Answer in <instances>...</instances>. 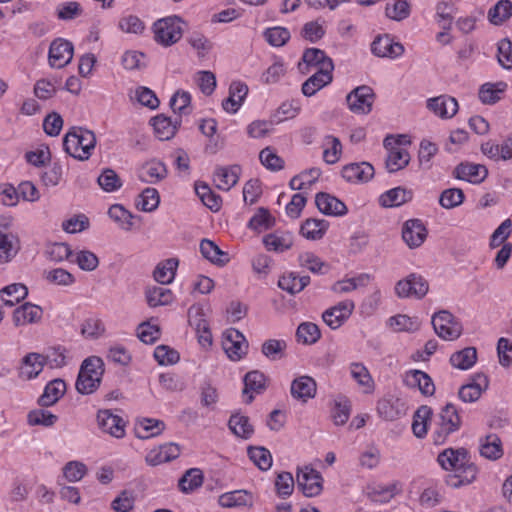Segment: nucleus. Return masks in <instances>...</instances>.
Returning <instances> with one entry per match:
<instances>
[{"instance_id":"1","label":"nucleus","mask_w":512,"mask_h":512,"mask_svg":"<svg viewBox=\"0 0 512 512\" xmlns=\"http://www.w3.org/2000/svg\"><path fill=\"white\" fill-rule=\"evenodd\" d=\"M440 466L453 473L446 476V484L452 488H459L472 483L477 476V467L470 462L468 451L465 448H447L437 457Z\"/></svg>"},{"instance_id":"2","label":"nucleus","mask_w":512,"mask_h":512,"mask_svg":"<svg viewBox=\"0 0 512 512\" xmlns=\"http://www.w3.org/2000/svg\"><path fill=\"white\" fill-rule=\"evenodd\" d=\"M96 145L95 134L81 127H73L63 139V147L67 154L75 159L88 160Z\"/></svg>"},{"instance_id":"3","label":"nucleus","mask_w":512,"mask_h":512,"mask_svg":"<svg viewBox=\"0 0 512 512\" xmlns=\"http://www.w3.org/2000/svg\"><path fill=\"white\" fill-rule=\"evenodd\" d=\"M104 371V362L100 357L86 358L80 366L75 383L76 390L83 395L95 392L101 384Z\"/></svg>"},{"instance_id":"4","label":"nucleus","mask_w":512,"mask_h":512,"mask_svg":"<svg viewBox=\"0 0 512 512\" xmlns=\"http://www.w3.org/2000/svg\"><path fill=\"white\" fill-rule=\"evenodd\" d=\"M461 426V418L456 407L447 403L437 417L436 428L433 433L435 444H443L447 437L457 431Z\"/></svg>"},{"instance_id":"5","label":"nucleus","mask_w":512,"mask_h":512,"mask_svg":"<svg viewBox=\"0 0 512 512\" xmlns=\"http://www.w3.org/2000/svg\"><path fill=\"white\" fill-rule=\"evenodd\" d=\"M155 41L163 46H171L182 37L181 19L169 16L157 20L153 25Z\"/></svg>"},{"instance_id":"6","label":"nucleus","mask_w":512,"mask_h":512,"mask_svg":"<svg viewBox=\"0 0 512 512\" xmlns=\"http://www.w3.org/2000/svg\"><path fill=\"white\" fill-rule=\"evenodd\" d=\"M435 333L446 341H452L462 334V326L447 310H441L432 316L431 320Z\"/></svg>"},{"instance_id":"7","label":"nucleus","mask_w":512,"mask_h":512,"mask_svg":"<svg viewBox=\"0 0 512 512\" xmlns=\"http://www.w3.org/2000/svg\"><path fill=\"white\" fill-rule=\"evenodd\" d=\"M428 290L429 284L427 280L416 273L409 274L395 285V293L399 298L414 297L422 299L428 293Z\"/></svg>"},{"instance_id":"8","label":"nucleus","mask_w":512,"mask_h":512,"mask_svg":"<svg viewBox=\"0 0 512 512\" xmlns=\"http://www.w3.org/2000/svg\"><path fill=\"white\" fill-rule=\"evenodd\" d=\"M375 99L374 91L367 85L353 89L346 97L349 109L356 114H368Z\"/></svg>"},{"instance_id":"9","label":"nucleus","mask_w":512,"mask_h":512,"mask_svg":"<svg viewBox=\"0 0 512 512\" xmlns=\"http://www.w3.org/2000/svg\"><path fill=\"white\" fill-rule=\"evenodd\" d=\"M322 481L321 474L313 468L305 467L297 472V488L306 497L318 496L323 489Z\"/></svg>"},{"instance_id":"10","label":"nucleus","mask_w":512,"mask_h":512,"mask_svg":"<svg viewBox=\"0 0 512 512\" xmlns=\"http://www.w3.org/2000/svg\"><path fill=\"white\" fill-rule=\"evenodd\" d=\"M73 58V44L63 38H57L52 41L49 47L48 60L53 68H63L71 62Z\"/></svg>"},{"instance_id":"11","label":"nucleus","mask_w":512,"mask_h":512,"mask_svg":"<svg viewBox=\"0 0 512 512\" xmlns=\"http://www.w3.org/2000/svg\"><path fill=\"white\" fill-rule=\"evenodd\" d=\"M355 304L351 300L339 302L337 305L328 308L322 314V319L331 329H338L351 316Z\"/></svg>"},{"instance_id":"12","label":"nucleus","mask_w":512,"mask_h":512,"mask_svg":"<svg viewBox=\"0 0 512 512\" xmlns=\"http://www.w3.org/2000/svg\"><path fill=\"white\" fill-rule=\"evenodd\" d=\"M302 63H299V69L302 73H309V67H316L318 70H329L333 72L334 64L330 57L326 53L318 48H307L304 50L302 55Z\"/></svg>"},{"instance_id":"13","label":"nucleus","mask_w":512,"mask_h":512,"mask_svg":"<svg viewBox=\"0 0 512 512\" xmlns=\"http://www.w3.org/2000/svg\"><path fill=\"white\" fill-rule=\"evenodd\" d=\"M223 348L231 360L237 361L246 354L248 343L241 332L229 329L224 334Z\"/></svg>"},{"instance_id":"14","label":"nucleus","mask_w":512,"mask_h":512,"mask_svg":"<svg viewBox=\"0 0 512 512\" xmlns=\"http://www.w3.org/2000/svg\"><path fill=\"white\" fill-rule=\"evenodd\" d=\"M391 140H393V136H387L384 139V147L388 150L385 165L388 172L394 173L409 164L410 154L404 148L392 146Z\"/></svg>"},{"instance_id":"15","label":"nucleus","mask_w":512,"mask_h":512,"mask_svg":"<svg viewBox=\"0 0 512 512\" xmlns=\"http://www.w3.org/2000/svg\"><path fill=\"white\" fill-rule=\"evenodd\" d=\"M99 428L115 438H122L125 435V424L123 419L111 412V410H99L97 413Z\"/></svg>"},{"instance_id":"16","label":"nucleus","mask_w":512,"mask_h":512,"mask_svg":"<svg viewBox=\"0 0 512 512\" xmlns=\"http://www.w3.org/2000/svg\"><path fill=\"white\" fill-rule=\"evenodd\" d=\"M427 237V229L419 219H410L405 222L402 229V238L409 248H417L423 244Z\"/></svg>"},{"instance_id":"17","label":"nucleus","mask_w":512,"mask_h":512,"mask_svg":"<svg viewBox=\"0 0 512 512\" xmlns=\"http://www.w3.org/2000/svg\"><path fill=\"white\" fill-rule=\"evenodd\" d=\"M488 378L484 374L478 373L474 375L472 381L462 385L458 391L460 400L464 403H473L477 401L482 392L488 387Z\"/></svg>"},{"instance_id":"18","label":"nucleus","mask_w":512,"mask_h":512,"mask_svg":"<svg viewBox=\"0 0 512 512\" xmlns=\"http://www.w3.org/2000/svg\"><path fill=\"white\" fill-rule=\"evenodd\" d=\"M315 204L321 213L329 216H343L348 211L340 199L325 192L316 194Z\"/></svg>"},{"instance_id":"19","label":"nucleus","mask_w":512,"mask_h":512,"mask_svg":"<svg viewBox=\"0 0 512 512\" xmlns=\"http://www.w3.org/2000/svg\"><path fill=\"white\" fill-rule=\"evenodd\" d=\"M243 396L245 403L250 404L254 399V394H261L266 389V376L259 370H253L244 376Z\"/></svg>"},{"instance_id":"20","label":"nucleus","mask_w":512,"mask_h":512,"mask_svg":"<svg viewBox=\"0 0 512 512\" xmlns=\"http://www.w3.org/2000/svg\"><path fill=\"white\" fill-rule=\"evenodd\" d=\"M316 391V381L312 377L306 375L295 378L290 387L292 397L304 403L309 399L314 398Z\"/></svg>"},{"instance_id":"21","label":"nucleus","mask_w":512,"mask_h":512,"mask_svg":"<svg viewBox=\"0 0 512 512\" xmlns=\"http://www.w3.org/2000/svg\"><path fill=\"white\" fill-rule=\"evenodd\" d=\"M166 165L157 159L145 162L139 169V179L148 184H156L167 177Z\"/></svg>"},{"instance_id":"22","label":"nucleus","mask_w":512,"mask_h":512,"mask_svg":"<svg viewBox=\"0 0 512 512\" xmlns=\"http://www.w3.org/2000/svg\"><path fill=\"white\" fill-rule=\"evenodd\" d=\"M371 51L377 57L396 58L404 53V46L393 42L388 35L378 36L371 44Z\"/></svg>"},{"instance_id":"23","label":"nucleus","mask_w":512,"mask_h":512,"mask_svg":"<svg viewBox=\"0 0 512 512\" xmlns=\"http://www.w3.org/2000/svg\"><path fill=\"white\" fill-rule=\"evenodd\" d=\"M427 108L441 118H452L458 111V102L454 97L440 95L427 101Z\"/></svg>"},{"instance_id":"24","label":"nucleus","mask_w":512,"mask_h":512,"mask_svg":"<svg viewBox=\"0 0 512 512\" xmlns=\"http://www.w3.org/2000/svg\"><path fill=\"white\" fill-rule=\"evenodd\" d=\"M453 175L459 180H465L470 183L479 184L485 180L488 170L484 165L461 163L454 169Z\"/></svg>"},{"instance_id":"25","label":"nucleus","mask_w":512,"mask_h":512,"mask_svg":"<svg viewBox=\"0 0 512 512\" xmlns=\"http://www.w3.org/2000/svg\"><path fill=\"white\" fill-rule=\"evenodd\" d=\"M377 411L384 420L394 421L406 414L407 407L399 398H384L378 401Z\"/></svg>"},{"instance_id":"26","label":"nucleus","mask_w":512,"mask_h":512,"mask_svg":"<svg viewBox=\"0 0 512 512\" xmlns=\"http://www.w3.org/2000/svg\"><path fill=\"white\" fill-rule=\"evenodd\" d=\"M241 168L238 165L228 167L218 166L213 173V181L217 188L229 191L239 180Z\"/></svg>"},{"instance_id":"27","label":"nucleus","mask_w":512,"mask_h":512,"mask_svg":"<svg viewBox=\"0 0 512 512\" xmlns=\"http://www.w3.org/2000/svg\"><path fill=\"white\" fill-rule=\"evenodd\" d=\"M180 455V448L175 443H166L158 448L152 449L146 455V462L151 466H157L162 463L170 462Z\"/></svg>"},{"instance_id":"28","label":"nucleus","mask_w":512,"mask_h":512,"mask_svg":"<svg viewBox=\"0 0 512 512\" xmlns=\"http://www.w3.org/2000/svg\"><path fill=\"white\" fill-rule=\"evenodd\" d=\"M404 382L409 387H417L424 396H432L435 393V385L433 383V380L424 371H408L405 374Z\"/></svg>"},{"instance_id":"29","label":"nucleus","mask_w":512,"mask_h":512,"mask_svg":"<svg viewBox=\"0 0 512 512\" xmlns=\"http://www.w3.org/2000/svg\"><path fill=\"white\" fill-rule=\"evenodd\" d=\"M373 176L374 167L368 162L351 163L342 169V177L348 182H367Z\"/></svg>"},{"instance_id":"30","label":"nucleus","mask_w":512,"mask_h":512,"mask_svg":"<svg viewBox=\"0 0 512 512\" xmlns=\"http://www.w3.org/2000/svg\"><path fill=\"white\" fill-rule=\"evenodd\" d=\"M248 94V86L240 81L232 82L229 96L223 100L222 108L228 113H236Z\"/></svg>"},{"instance_id":"31","label":"nucleus","mask_w":512,"mask_h":512,"mask_svg":"<svg viewBox=\"0 0 512 512\" xmlns=\"http://www.w3.org/2000/svg\"><path fill=\"white\" fill-rule=\"evenodd\" d=\"M42 314L40 306L26 302L14 310L13 322L16 326L36 323L42 318Z\"/></svg>"},{"instance_id":"32","label":"nucleus","mask_w":512,"mask_h":512,"mask_svg":"<svg viewBox=\"0 0 512 512\" xmlns=\"http://www.w3.org/2000/svg\"><path fill=\"white\" fill-rule=\"evenodd\" d=\"M44 365V355L39 353H29L22 360L19 376L22 379L31 380L42 372Z\"/></svg>"},{"instance_id":"33","label":"nucleus","mask_w":512,"mask_h":512,"mask_svg":"<svg viewBox=\"0 0 512 512\" xmlns=\"http://www.w3.org/2000/svg\"><path fill=\"white\" fill-rule=\"evenodd\" d=\"M333 80L332 72L329 70H317L302 84V93L307 97L316 94L317 91L330 84Z\"/></svg>"},{"instance_id":"34","label":"nucleus","mask_w":512,"mask_h":512,"mask_svg":"<svg viewBox=\"0 0 512 512\" xmlns=\"http://www.w3.org/2000/svg\"><path fill=\"white\" fill-rule=\"evenodd\" d=\"M66 383L62 379L50 381L44 389L43 394L38 399V404L42 407L54 405L65 393Z\"/></svg>"},{"instance_id":"35","label":"nucleus","mask_w":512,"mask_h":512,"mask_svg":"<svg viewBox=\"0 0 512 512\" xmlns=\"http://www.w3.org/2000/svg\"><path fill=\"white\" fill-rule=\"evenodd\" d=\"M151 121L154 127V132L157 138L161 141L171 139L175 135L177 127L180 124V120L176 119L175 121H172L171 118L164 115L155 116Z\"/></svg>"},{"instance_id":"36","label":"nucleus","mask_w":512,"mask_h":512,"mask_svg":"<svg viewBox=\"0 0 512 512\" xmlns=\"http://www.w3.org/2000/svg\"><path fill=\"white\" fill-rule=\"evenodd\" d=\"M200 251L204 258L218 266H224L229 262L228 253L222 251L215 242L209 239L201 241Z\"/></svg>"},{"instance_id":"37","label":"nucleus","mask_w":512,"mask_h":512,"mask_svg":"<svg viewBox=\"0 0 512 512\" xmlns=\"http://www.w3.org/2000/svg\"><path fill=\"white\" fill-rule=\"evenodd\" d=\"M228 426L233 434L242 439H249L254 433V427L250 423L249 417L241 413L232 414Z\"/></svg>"},{"instance_id":"38","label":"nucleus","mask_w":512,"mask_h":512,"mask_svg":"<svg viewBox=\"0 0 512 512\" xmlns=\"http://www.w3.org/2000/svg\"><path fill=\"white\" fill-rule=\"evenodd\" d=\"M310 283V277L299 276L294 272H291L287 275H283L280 277L278 281V286L282 289L290 293L291 295H295L301 292L305 287H307Z\"/></svg>"},{"instance_id":"39","label":"nucleus","mask_w":512,"mask_h":512,"mask_svg":"<svg viewBox=\"0 0 512 512\" xmlns=\"http://www.w3.org/2000/svg\"><path fill=\"white\" fill-rule=\"evenodd\" d=\"M413 193L402 187L388 190L380 196V204L383 207H397L412 199Z\"/></svg>"},{"instance_id":"40","label":"nucleus","mask_w":512,"mask_h":512,"mask_svg":"<svg viewBox=\"0 0 512 512\" xmlns=\"http://www.w3.org/2000/svg\"><path fill=\"white\" fill-rule=\"evenodd\" d=\"M329 223L324 219H306L301 225L300 233L309 240H319L326 233Z\"/></svg>"},{"instance_id":"41","label":"nucleus","mask_w":512,"mask_h":512,"mask_svg":"<svg viewBox=\"0 0 512 512\" xmlns=\"http://www.w3.org/2000/svg\"><path fill=\"white\" fill-rule=\"evenodd\" d=\"M27 295L28 289L22 283H13L0 290V300L9 307L24 300Z\"/></svg>"},{"instance_id":"42","label":"nucleus","mask_w":512,"mask_h":512,"mask_svg":"<svg viewBox=\"0 0 512 512\" xmlns=\"http://www.w3.org/2000/svg\"><path fill=\"white\" fill-rule=\"evenodd\" d=\"M219 505L225 508L251 506L253 497L245 490H235L224 493L219 497Z\"/></svg>"},{"instance_id":"43","label":"nucleus","mask_w":512,"mask_h":512,"mask_svg":"<svg viewBox=\"0 0 512 512\" xmlns=\"http://www.w3.org/2000/svg\"><path fill=\"white\" fill-rule=\"evenodd\" d=\"M178 265L177 258H169L160 262L154 270V279L160 284L171 283L176 275Z\"/></svg>"},{"instance_id":"44","label":"nucleus","mask_w":512,"mask_h":512,"mask_svg":"<svg viewBox=\"0 0 512 512\" xmlns=\"http://www.w3.org/2000/svg\"><path fill=\"white\" fill-rule=\"evenodd\" d=\"M19 251V240L12 233H3L0 231V263H7Z\"/></svg>"},{"instance_id":"45","label":"nucleus","mask_w":512,"mask_h":512,"mask_svg":"<svg viewBox=\"0 0 512 512\" xmlns=\"http://www.w3.org/2000/svg\"><path fill=\"white\" fill-rule=\"evenodd\" d=\"M477 361V350L475 347H466L453 353L450 357V363L453 367L460 370H468Z\"/></svg>"},{"instance_id":"46","label":"nucleus","mask_w":512,"mask_h":512,"mask_svg":"<svg viewBox=\"0 0 512 512\" xmlns=\"http://www.w3.org/2000/svg\"><path fill=\"white\" fill-rule=\"evenodd\" d=\"M263 243L269 251L283 252L292 247L293 239L290 233H271L263 238Z\"/></svg>"},{"instance_id":"47","label":"nucleus","mask_w":512,"mask_h":512,"mask_svg":"<svg viewBox=\"0 0 512 512\" xmlns=\"http://www.w3.org/2000/svg\"><path fill=\"white\" fill-rule=\"evenodd\" d=\"M480 453L490 460H497L503 455L502 443L496 434H489L481 440Z\"/></svg>"},{"instance_id":"48","label":"nucleus","mask_w":512,"mask_h":512,"mask_svg":"<svg viewBox=\"0 0 512 512\" xmlns=\"http://www.w3.org/2000/svg\"><path fill=\"white\" fill-rule=\"evenodd\" d=\"M432 416V409L426 405L420 406L413 416L412 431L413 434L422 439L427 434V424Z\"/></svg>"},{"instance_id":"49","label":"nucleus","mask_w":512,"mask_h":512,"mask_svg":"<svg viewBox=\"0 0 512 512\" xmlns=\"http://www.w3.org/2000/svg\"><path fill=\"white\" fill-rule=\"evenodd\" d=\"M165 428L161 420L144 418L135 428V434L140 439H147L159 435Z\"/></svg>"},{"instance_id":"50","label":"nucleus","mask_w":512,"mask_h":512,"mask_svg":"<svg viewBox=\"0 0 512 512\" xmlns=\"http://www.w3.org/2000/svg\"><path fill=\"white\" fill-rule=\"evenodd\" d=\"M147 303L150 307L165 306L173 301V293L164 287H150L145 292Z\"/></svg>"},{"instance_id":"51","label":"nucleus","mask_w":512,"mask_h":512,"mask_svg":"<svg viewBox=\"0 0 512 512\" xmlns=\"http://www.w3.org/2000/svg\"><path fill=\"white\" fill-rule=\"evenodd\" d=\"M511 16L512 3L510 0H500L488 11V19L494 25H501Z\"/></svg>"},{"instance_id":"52","label":"nucleus","mask_w":512,"mask_h":512,"mask_svg":"<svg viewBox=\"0 0 512 512\" xmlns=\"http://www.w3.org/2000/svg\"><path fill=\"white\" fill-rule=\"evenodd\" d=\"M196 194L201 199L202 203L208 207L210 210L216 212L221 208L222 199L221 197L214 193L210 187L205 183H196L195 184Z\"/></svg>"},{"instance_id":"53","label":"nucleus","mask_w":512,"mask_h":512,"mask_svg":"<svg viewBox=\"0 0 512 512\" xmlns=\"http://www.w3.org/2000/svg\"><path fill=\"white\" fill-rule=\"evenodd\" d=\"M108 215L125 231H130L134 225L135 216L120 204L112 205L108 210Z\"/></svg>"},{"instance_id":"54","label":"nucleus","mask_w":512,"mask_h":512,"mask_svg":"<svg viewBox=\"0 0 512 512\" xmlns=\"http://www.w3.org/2000/svg\"><path fill=\"white\" fill-rule=\"evenodd\" d=\"M202 483V471L198 468H191L179 479L178 486L182 492L188 493L200 487Z\"/></svg>"},{"instance_id":"55","label":"nucleus","mask_w":512,"mask_h":512,"mask_svg":"<svg viewBox=\"0 0 512 512\" xmlns=\"http://www.w3.org/2000/svg\"><path fill=\"white\" fill-rule=\"evenodd\" d=\"M388 324L396 332H414L420 327V323L416 318H412L404 314H398L390 317Z\"/></svg>"},{"instance_id":"56","label":"nucleus","mask_w":512,"mask_h":512,"mask_svg":"<svg viewBox=\"0 0 512 512\" xmlns=\"http://www.w3.org/2000/svg\"><path fill=\"white\" fill-rule=\"evenodd\" d=\"M506 87L507 84L504 82H498L496 84L485 83L479 90V99L484 104H494L500 99L498 94L503 92Z\"/></svg>"},{"instance_id":"57","label":"nucleus","mask_w":512,"mask_h":512,"mask_svg":"<svg viewBox=\"0 0 512 512\" xmlns=\"http://www.w3.org/2000/svg\"><path fill=\"white\" fill-rule=\"evenodd\" d=\"M248 456L260 470L266 471L272 466V455L265 447H249Z\"/></svg>"},{"instance_id":"58","label":"nucleus","mask_w":512,"mask_h":512,"mask_svg":"<svg viewBox=\"0 0 512 512\" xmlns=\"http://www.w3.org/2000/svg\"><path fill=\"white\" fill-rule=\"evenodd\" d=\"M296 336L304 344H314L320 339L321 333L316 324L303 322L298 326Z\"/></svg>"},{"instance_id":"59","label":"nucleus","mask_w":512,"mask_h":512,"mask_svg":"<svg viewBox=\"0 0 512 512\" xmlns=\"http://www.w3.org/2000/svg\"><path fill=\"white\" fill-rule=\"evenodd\" d=\"M219 400V394L216 387L209 381H205L200 386V403L201 406L210 411L215 410L216 404Z\"/></svg>"},{"instance_id":"60","label":"nucleus","mask_w":512,"mask_h":512,"mask_svg":"<svg viewBox=\"0 0 512 512\" xmlns=\"http://www.w3.org/2000/svg\"><path fill=\"white\" fill-rule=\"evenodd\" d=\"M286 347L287 344L284 340L269 339L262 344L261 351L268 359L276 361L284 356Z\"/></svg>"},{"instance_id":"61","label":"nucleus","mask_w":512,"mask_h":512,"mask_svg":"<svg viewBox=\"0 0 512 512\" xmlns=\"http://www.w3.org/2000/svg\"><path fill=\"white\" fill-rule=\"evenodd\" d=\"M290 32L287 28L276 26L267 28L264 32L266 41L275 47H281L290 39Z\"/></svg>"},{"instance_id":"62","label":"nucleus","mask_w":512,"mask_h":512,"mask_svg":"<svg viewBox=\"0 0 512 512\" xmlns=\"http://www.w3.org/2000/svg\"><path fill=\"white\" fill-rule=\"evenodd\" d=\"M464 201V193L459 188L444 190L439 198L440 205L445 209H452L461 205Z\"/></svg>"},{"instance_id":"63","label":"nucleus","mask_w":512,"mask_h":512,"mask_svg":"<svg viewBox=\"0 0 512 512\" xmlns=\"http://www.w3.org/2000/svg\"><path fill=\"white\" fill-rule=\"evenodd\" d=\"M100 187L106 192H113L122 186V181L113 169H104L97 179Z\"/></svg>"},{"instance_id":"64","label":"nucleus","mask_w":512,"mask_h":512,"mask_svg":"<svg viewBox=\"0 0 512 512\" xmlns=\"http://www.w3.org/2000/svg\"><path fill=\"white\" fill-rule=\"evenodd\" d=\"M497 59L504 69H512V42L509 38H503L498 42Z\"/></svg>"}]
</instances>
